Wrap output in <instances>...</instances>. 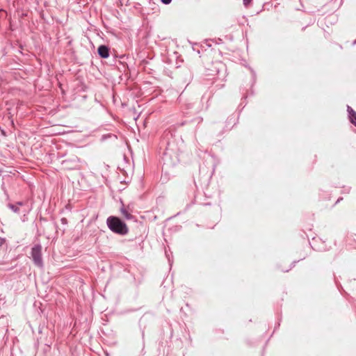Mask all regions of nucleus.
<instances>
[{
  "label": "nucleus",
  "instance_id": "9",
  "mask_svg": "<svg viewBox=\"0 0 356 356\" xmlns=\"http://www.w3.org/2000/svg\"><path fill=\"white\" fill-rule=\"evenodd\" d=\"M60 222L63 225H67V220L65 218H62L60 219Z\"/></svg>",
  "mask_w": 356,
  "mask_h": 356
},
{
  "label": "nucleus",
  "instance_id": "15",
  "mask_svg": "<svg viewBox=\"0 0 356 356\" xmlns=\"http://www.w3.org/2000/svg\"><path fill=\"white\" fill-rule=\"evenodd\" d=\"M203 205H204V206H208V205H211V204H210L209 202H208V203H205V204H204Z\"/></svg>",
  "mask_w": 356,
  "mask_h": 356
},
{
  "label": "nucleus",
  "instance_id": "11",
  "mask_svg": "<svg viewBox=\"0 0 356 356\" xmlns=\"http://www.w3.org/2000/svg\"><path fill=\"white\" fill-rule=\"evenodd\" d=\"M252 0H243V4L247 6L250 4Z\"/></svg>",
  "mask_w": 356,
  "mask_h": 356
},
{
  "label": "nucleus",
  "instance_id": "1",
  "mask_svg": "<svg viewBox=\"0 0 356 356\" xmlns=\"http://www.w3.org/2000/svg\"><path fill=\"white\" fill-rule=\"evenodd\" d=\"M106 225L112 232L118 235L125 236L129 232L127 225L122 218L118 216H108L106 219Z\"/></svg>",
  "mask_w": 356,
  "mask_h": 356
},
{
  "label": "nucleus",
  "instance_id": "12",
  "mask_svg": "<svg viewBox=\"0 0 356 356\" xmlns=\"http://www.w3.org/2000/svg\"><path fill=\"white\" fill-rule=\"evenodd\" d=\"M136 239L138 241L139 244H140V243H142L143 242V238L141 236H140L138 238L136 237Z\"/></svg>",
  "mask_w": 356,
  "mask_h": 356
},
{
  "label": "nucleus",
  "instance_id": "13",
  "mask_svg": "<svg viewBox=\"0 0 356 356\" xmlns=\"http://www.w3.org/2000/svg\"><path fill=\"white\" fill-rule=\"evenodd\" d=\"M172 0H161V1L165 4H168L171 2Z\"/></svg>",
  "mask_w": 356,
  "mask_h": 356
},
{
  "label": "nucleus",
  "instance_id": "16",
  "mask_svg": "<svg viewBox=\"0 0 356 356\" xmlns=\"http://www.w3.org/2000/svg\"><path fill=\"white\" fill-rule=\"evenodd\" d=\"M66 208H67V209H70V204H68L67 205H66Z\"/></svg>",
  "mask_w": 356,
  "mask_h": 356
},
{
  "label": "nucleus",
  "instance_id": "6",
  "mask_svg": "<svg viewBox=\"0 0 356 356\" xmlns=\"http://www.w3.org/2000/svg\"><path fill=\"white\" fill-rule=\"evenodd\" d=\"M347 111L350 122L356 127V112L349 106H347Z\"/></svg>",
  "mask_w": 356,
  "mask_h": 356
},
{
  "label": "nucleus",
  "instance_id": "10",
  "mask_svg": "<svg viewBox=\"0 0 356 356\" xmlns=\"http://www.w3.org/2000/svg\"><path fill=\"white\" fill-rule=\"evenodd\" d=\"M296 262H297L296 261H293V262L291 263V268H290L289 269L285 270H284V272H288L290 269H291L293 267H294V266H295V265H296Z\"/></svg>",
  "mask_w": 356,
  "mask_h": 356
},
{
  "label": "nucleus",
  "instance_id": "7",
  "mask_svg": "<svg viewBox=\"0 0 356 356\" xmlns=\"http://www.w3.org/2000/svg\"><path fill=\"white\" fill-rule=\"evenodd\" d=\"M8 207L9 209H10L14 213H19V205H18V203H17V202H15V204L13 203H11V202H8V204H7Z\"/></svg>",
  "mask_w": 356,
  "mask_h": 356
},
{
  "label": "nucleus",
  "instance_id": "4",
  "mask_svg": "<svg viewBox=\"0 0 356 356\" xmlns=\"http://www.w3.org/2000/svg\"><path fill=\"white\" fill-rule=\"evenodd\" d=\"M121 203V207L120 208V212L123 215V216L124 217L125 219L127 220H131L134 218V216L131 215L128 209L125 207L124 204V202H120Z\"/></svg>",
  "mask_w": 356,
  "mask_h": 356
},
{
  "label": "nucleus",
  "instance_id": "2",
  "mask_svg": "<svg viewBox=\"0 0 356 356\" xmlns=\"http://www.w3.org/2000/svg\"><path fill=\"white\" fill-rule=\"evenodd\" d=\"M31 255L35 266L42 268L44 262L42 257V245L40 243L34 245L31 251Z\"/></svg>",
  "mask_w": 356,
  "mask_h": 356
},
{
  "label": "nucleus",
  "instance_id": "8",
  "mask_svg": "<svg viewBox=\"0 0 356 356\" xmlns=\"http://www.w3.org/2000/svg\"><path fill=\"white\" fill-rule=\"evenodd\" d=\"M6 243V238L0 237V247H1Z\"/></svg>",
  "mask_w": 356,
  "mask_h": 356
},
{
  "label": "nucleus",
  "instance_id": "3",
  "mask_svg": "<svg viewBox=\"0 0 356 356\" xmlns=\"http://www.w3.org/2000/svg\"><path fill=\"white\" fill-rule=\"evenodd\" d=\"M19 205V213H22L25 216L32 209V205L29 202H17Z\"/></svg>",
  "mask_w": 356,
  "mask_h": 356
},
{
  "label": "nucleus",
  "instance_id": "5",
  "mask_svg": "<svg viewBox=\"0 0 356 356\" xmlns=\"http://www.w3.org/2000/svg\"><path fill=\"white\" fill-rule=\"evenodd\" d=\"M98 54L99 55L104 58H106L109 56V49L108 47L105 45H101L98 47Z\"/></svg>",
  "mask_w": 356,
  "mask_h": 356
},
{
  "label": "nucleus",
  "instance_id": "14",
  "mask_svg": "<svg viewBox=\"0 0 356 356\" xmlns=\"http://www.w3.org/2000/svg\"><path fill=\"white\" fill-rule=\"evenodd\" d=\"M280 325V319H279V321L277 322V324L275 327V330L277 329Z\"/></svg>",
  "mask_w": 356,
  "mask_h": 356
},
{
  "label": "nucleus",
  "instance_id": "17",
  "mask_svg": "<svg viewBox=\"0 0 356 356\" xmlns=\"http://www.w3.org/2000/svg\"><path fill=\"white\" fill-rule=\"evenodd\" d=\"M337 200L338 201L342 200V198H339Z\"/></svg>",
  "mask_w": 356,
  "mask_h": 356
}]
</instances>
